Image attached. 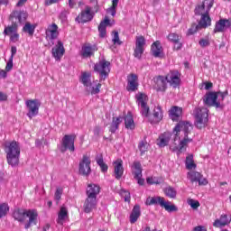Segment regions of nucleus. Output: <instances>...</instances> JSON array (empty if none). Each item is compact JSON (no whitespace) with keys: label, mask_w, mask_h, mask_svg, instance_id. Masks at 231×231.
I'll return each mask as SVG.
<instances>
[{"label":"nucleus","mask_w":231,"mask_h":231,"mask_svg":"<svg viewBox=\"0 0 231 231\" xmlns=\"http://www.w3.org/2000/svg\"><path fill=\"white\" fill-rule=\"evenodd\" d=\"M192 131V125L187 121H180L175 127L173 128V143L174 146H171L170 149L173 152H177V154H181V152H185L187 151V147H189V143L192 142V138L189 137L190 132Z\"/></svg>","instance_id":"1"},{"label":"nucleus","mask_w":231,"mask_h":231,"mask_svg":"<svg viewBox=\"0 0 231 231\" xmlns=\"http://www.w3.org/2000/svg\"><path fill=\"white\" fill-rule=\"evenodd\" d=\"M4 151L6 154L8 165L17 167L21 158V144L17 141H11L5 143Z\"/></svg>","instance_id":"2"},{"label":"nucleus","mask_w":231,"mask_h":231,"mask_svg":"<svg viewBox=\"0 0 231 231\" xmlns=\"http://www.w3.org/2000/svg\"><path fill=\"white\" fill-rule=\"evenodd\" d=\"M39 214L33 209L16 208L13 212V217L15 221L23 223L25 217H29V221L25 224V229L28 230L31 226L37 225V217Z\"/></svg>","instance_id":"3"},{"label":"nucleus","mask_w":231,"mask_h":231,"mask_svg":"<svg viewBox=\"0 0 231 231\" xmlns=\"http://www.w3.org/2000/svg\"><path fill=\"white\" fill-rule=\"evenodd\" d=\"M146 205H160L166 212H178V207L171 201H165L163 197H150L146 199Z\"/></svg>","instance_id":"4"},{"label":"nucleus","mask_w":231,"mask_h":231,"mask_svg":"<svg viewBox=\"0 0 231 231\" xmlns=\"http://www.w3.org/2000/svg\"><path fill=\"white\" fill-rule=\"evenodd\" d=\"M208 124V108L201 107L195 109V125L198 129H205Z\"/></svg>","instance_id":"5"},{"label":"nucleus","mask_w":231,"mask_h":231,"mask_svg":"<svg viewBox=\"0 0 231 231\" xmlns=\"http://www.w3.org/2000/svg\"><path fill=\"white\" fill-rule=\"evenodd\" d=\"M94 71L99 73L101 80H106L111 73V62L101 60L94 65Z\"/></svg>","instance_id":"6"},{"label":"nucleus","mask_w":231,"mask_h":231,"mask_svg":"<svg viewBox=\"0 0 231 231\" xmlns=\"http://www.w3.org/2000/svg\"><path fill=\"white\" fill-rule=\"evenodd\" d=\"M77 135L75 134H65L61 140V152H66L69 151L70 152H75V139Z\"/></svg>","instance_id":"7"},{"label":"nucleus","mask_w":231,"mask_h":231,"mask_svg":"<svg viewBox=\"0 0 231 231\" xmlns=\"http://www.w3.org/2000/svg\"><path fill=\"white\" fill-rule=\"evenodd\" d=\"M79 171L81 176H89L91 174V157L84 154L79 162Z\"/></svg>","instance_id":"8"},{"label":"nucleus","mask_w":231,"mask_h":231,"mask_svg":"<svg viewBox=\"0 0 231 231\" xmlns=\"http://www.w3.org/2000/svg\"><path fill=\"white\" fill-rule=\"evenodd\" d=\"M135 98L136 103L141 106V115L145 117L149 116L150 108L149 106H147V102H149V97L147 95L143 93H138L135 96Z\"/></svg>","instance_id":"9"},{"label":"nucleus","mask_w":231,"mask_h":231,"mask_svg":"<svg viewBox=\"0 0 231 231\" xmlns=\"http://www.w3.org/2000/svg\"><path fill=\"white\" fill-rule=\"evenodd\" d=\"M25 106L28 109L27 116L32 120L33 116L39 115V107H41V103L38 99H28L25 101Z\"/></svg>","instance_id":"10"},{"label":"nucleus","mask_w":231,"mask_h":231,"mask_svg":"<svg viewBox=\"0 0 231 231\" xmlns=\"http://www.w3.org/2000/svg\"><path fill=\"white\" fill-rule=\"evenodd\" d=\"M187 178L191 183H199L200 187L208 185V180L199 171H190L188 172Z\"/></svg>","instance_id":"11"},{"label":"nucleus","mask_w":231,"mask_h":231,"mask_svg":"<svg viewBox=\"0 0 231 231\" xmlns=\"http://www.w3.org/2000/svg\"><path fill=\"white\" fill-rule=\"evenodd\" d=\"M204 105L208 107H221V103L217 101V93L216 92H208L202 97Z\"/></svg>","instance_id":"12"},{"label":"nucleus","mask_w":231,"mask_h":231,"mask_svg":"<svg viewBox=\"0 0 231 231\" xmlns=\"http://www.w3.org/2000/svg\"><path fill=\"white\" fill-rule=\"evenodd\" d=\"M145 51V37L143 35L135 37V48L134 49V57L135 59H142Z\"/></svg>","instance_id":"13"},{"label":"nucleus","mask_w":231,"mask_h":231,"mask_svg":"<svg viewBox=\"0 0 231 231\" xmlns=\"http://www.w3.org/2000/svg\"><path fill=\"white\" fill-rule=\"evenodd\" d=\"M95 17V13H93L91 6L86 5L85 9L80 12V14L76 17V21L78 23H89V21H93Z\"/></svg>","instance_id":"14"},{"label":"nucleus","mask_w":231,"mask_h":231,"mask_svg":"<svg viewBox=\"0 0 231 231\" xmlns=\"http://www.w3.org/2000/svg\"><path fill=\"white\" fill-rule=\"evenodd\" d=\"M165 77L167 83L172 88H178L181 84V73L178 70H170Z\"/></svg>","instance_id":"15"},{"label":"nucleus","mask_w":231,"mask_h":231,"mask_svg":"<svg viewBox=\"0 0 231 231\" xmlns=\"http://www.w3.org/2000/svg\"><path fill=\"white\" fill-rule=\"evenodd\" d=\"M153 88L156 91L165 93L167 91V78L166 76L158 75L153 78Z\"/></svg>","instance_id":"16"},{"label":"nucleus","mask_w":231,"mask_h":231,"mask_svg":"<svg viewBox=\"0 0 231 231\" xmlns=\"http://www.w3.org/2000/svg\"><path fill=\"white\" fill-rule=\"evenodd\" d=\"M45 35L47 41H55V39H58L60 35L59 25L55 23L49 24L45 30Z\"/></svg>","instance_id":"17"},{"label":"nucleus","mask_w":231,"mask_h":231,"mask_svg":"<svg viewBox=\"0 0 231 231\" xmlns=\"http://www.w3.org/2000/svg\"><path fill=\"white\" fill-rule=\"evenodd\" d=\"M52 57L55 60H60L62 57H64V53H66V49L64 48V43L62 41L59 40L56 45L51 49Z\"/></svg>","instance_id":"18"},{"label":"nucleus","mask_w":231,"mask_h":231,"mask_svg":"<svg viewBox=\"0 0 231 231\" xmlns=\"http://www.w3.org/2000/svg\"><path fill=\"white\" fill-rule=\"evenodd\" d=\"M115 24V20H109V16H105L104 20H102L98 25L99 37L104 39L106 35H107V26H113Z\"/></svg>","instance_id":"19"},{"label":"nucleus","mask_w":231,"mask_h":231,"mask_svg":"<svg viewBox=\"0 0 231 231\" xmlns=\"http://www.w3.org/2000/svg\"><path fill=\"white\" fill-rule=\"evenodd\" d=\"M11 23H17V24H23L26 21V13L24 11H13L9 16Z\"/></svg>","instance_id":"20"},{"label":"nucleus","mask_w":231,"mask_h":231,"mask_svg":"<svg viewBox=\"0 0 231 231\" xmlns=\"http://www.w3.org/2000/svg\"><path fill=\"white\" fill-rule=\"evenodd\" d=\"M114 174L116 180H120L124 176V161L122 159L114 162Z\"/></svg>","instance_id":"21"},{"label":"nucleus","mask_w":231,"mask_h":231,"mask_svg":"<svg viewBox=\"0 0 231 231\" xmlns=\"http://www.w3.org/2000/svg\"><path fill=\"white\" fill-rule=\"evenodd\" d=\"M230 223H231V217H228L226 214H223L220 216L219 218H217L214 221L213 226H215V228H223V226H226L230 225Z\"/></svg>","instance_id":"22"},{"label":"nucleus","mask_w":231,"mask_h":231,"mask_svg":"<svg viewBox=\"0 0 231 231\" xmlns=\"http://www.w3.org/2000/svg\"><path fill=\"white\" fill-rule=\"evenodd\" d=\"M127 82V91H136L138 89V75L133 73L128 75Z\"/></svg>","instance_id":"23"},{"label":"nucleus","mask_w":231,"mask_h":231,"mask_svg":"<svg viewBox=\"0 0 231 231\" xmlns=\"http://www.w3.org/2000/svg\"><path fill=\"white\" fill-rule=\"evenodd\" d=\"M97 199L87 197L85 203L83 205L84 212L86 214L93 212L94 208H97Z\"/></svg>","instance_id":"24"},{"label":"nucleus","mask_w":231,"mask_h":231,"mask_svg":"<svg viewBox=\"0 0 231 231\" xmlns=\"http://www.w3.org/2000/svg\"><path fill=\"white\" fill-rule=\"evenodd\" d=\"M171 138H172L171 132H164L157 139V145L160 147H167L169 142H171Z\"/></svg>","instance_id":"25"},{"label":"nucleus","mask_w":231,"mask_h":231,"mask_svg":"<svg viewBox=\"0 0 231 231\" xmlns=\"http://www.w3.org/2000/svg\"><path fill=\"white\" fill-rule=\"evenodd\" d=\"M100 194V186L97 184H88L87 188V198H92L97 199V197Z\"/></svg>","instance_id":"26"},{"label":"nucleus","mask_w":231,"mask_h":231,"mask_svg":"<svg viewBox=\"0 0 231 231\" xmlns=\"http://www.w3.org/2000/svg\"><path fill=\"white\" fill-rule=\"evenodd\" d=\"M183 109L179 106H172L170 110V118L172 122H180L181 120V115Z\"/></svg>","instance_id":"27"},{"label":"nucleus","mask_w":231,"mask_h":231,"mask_svg":"<svg viewBox=\"0 0 231 231\" xmlns=\"http://www.w3.org/2000/svg\"><path fill=\"white\" fill-rule=\"evenodd\" d=\"M97 51L98 48L97 47V45H85L82 47L81 57H83L84 59H88V57L95 55V52Z\"/></svg>","instance_id":"28"},{"label":"nucleus","mask_w":231,"mask_h":231,"mask_svg":"<svg viewBox=\"0 0 231 231\" xmlns=\"http://www.w3.org/2000/svg\"><path fill=\"white\" fill-rule=\"evenodd\" d=\"M140 216H142L140 205H134L129 217V221L131 225H134V223H136V221H138V219L140 218Z\"/></svg>","instance_id":"29"},{"label":"nucleus","mask_w":231,"mask_h":231,"mask_svg":"<svg viewBox=\"0 0 231 231\" xmlns=\"http://www.w3.org/2000/svg\"><path fill=\"white\" fill-rule=\"evenodd\" d=\"M152 55L153 57L158 58L162 55V51H163V48L162 47V42L160 41L154 42L151 46Z\"/></svg>","instance_id":"30"},{"label":"nucleus","mask_w":231,"mask_h":231,"mask_svg":"<svg viewBox=\"0 0 231 231\" xmlns=\"http://www.w3.org/2000/svg\"><path fill=\"white\" fill-rule=\"evenodd\" d=\"M228 27V20L227 19H220L215 24V28L213 30L214 33H221L225 32V28Z\"/></svg>","instance_id":"31"},{"label":"nucleus","mask_w":231,"mask_h":231,"mask_svg":"<svg viewBox=\"0 0 231 231\" xmlns=\"http://www.w3.org/2000/svg\"><path fill=\"white\" fill-rule=\"evenodd\" d=\"M163 120V112L162 108L158 106L153 110L152 119L150 120L151 124H160Z\"/></svg>","instance_id":"32"},{"label":"nucleus","mask_w":231,"mask_h":231,"mask_svg":"<svg viewBox=\"0 0 231 231\" xmlns=\"http://www.w3.org/2000/svg\"><path fill=\"white\" fill-rule=\"evenodd\" d=\"M124 121V117L118 116V117H113L112 118V123L109 127V131L112 134L116 133L120 127V124Z\"/></svg>","instance_id":"33"},{"label":"nucleus","mask_w":231,"mask_h":231,"mask_svg":"<svg viewBox=\"0 0 231 231\" xmlns=\"http://www.w3.org/2000/svg\"><path fill=\"white\" fill-rule=\"evenodd\" d=\"M124 120L125 129H130L133 131V129L136 127L134 125V119L133 118V114H131V112L127 113V115L124 117Z\"/></svg>","instance_id":"34"},{"label":"nucleus","mask_w":231,"mask_h":231,"mask_svg":"<svg viewBox=\"0 0 231 231\" xmlns=\"http://www.w3.org/2000/svg\"><path fill=\"white\" fill-rule=\"evenodd\" d=\"M199 25L202 27V30L208 28V26L212 25V19H210V15L203 14L199 22Z\"/></svg>","instance_id":"35"},{"label":"nucleus","mask_w":231,"mask_h":231,"mask_svg":"<svg viewBox=\"0 0 231 231\" xmlns=\"http://www.w3.org/2000/svg\"><path fill=\"white\" fill-rule=\"evenodd\" d=\"M19 30V24L16 22H13L11 25L5 27L4 35H12L16 33Z\"/></svg>","instance_id":"36"},{"label":"nucleus","mask_w":231,"mask_h":231,"mask_svg":"<svg viewBox=\"0 0 231 231\" xmlns=\"http://www.w3.org/2000/svg\"><path fill=\"white\" fill-rule=\"evenodd\" d=\"M67 217H68V208L62 206L60 208V212L58 214L57 224L62 225L64 223V219H66Z\"/></svg>","instance_id":"37"},{"label":"nucleus","mask_w":231,"mask_h":231,"mask_svg":"<svg viewBox=\"0 0 231 231\" xmlns=\"http://www.w3.org/2000/svg\"><path fill=\"white\" fill-rule=\"evenodd\" d=\"M163 192L167 198H170V199H176L178 191H176V189L172 188V186L164 188Z\"/></svg>","instance_id":"38"},{"label":"nucleus","mask_w":231,"mask_h":231,"mask_svg":"<svg viewBox=\"0 0 231 231\" xmlns=\"http://www.w3.org/2000/svg\"><path fill=\"white\" fill-rule=\"evenodd\" d=\"M81 82L86 88H91V73L83 72L81 75Z\"/></svg>","instance_id":"39"},{"label":"nucleus","mask_w":231,"mask_h":231,"mask_svg":"<svg viewBox=\"0 0 231 231\" xmlns=\"http://www.w3.org/2000/svg\"><path fill=\"white\" fill-rule=\"evenodd\" d=\"M133 167L134 169V171H133L134 178L142 176V163L140 162H134Z\"/></svg>","instance_id":"40"},{"label":"nucleus","mask_w":231,"mask_h":231,"mask_svg":"<svg viewBox=\"0 0 231 231\" xmlns=\"http://www.w3.org/2000/svg\"><path fill=\"white\" fill-rule=\"evenodd\" d=\"M96 162L97 165L100 167L102 172H107L109 167L106 164V162H104V157H102V155L97 157Z\"/></svg>","instance_id":"41"},{"label":"nucleus","mask_w":231,"mask_h":231,"mask_svg":"<svg viewBox=\"0 0 231 231\" xmlns=\"http://www.w3.org/2000/svg\"><path fill=\"white\" fill-rule=\"evenodd\" d=\"M197 165L194 163V156L189 155L186 157V169L188 171H192V169H196Z\"/></svg>","instance_id":"42"},{"label":"nucleus","mask_w":231,"mask_h":231,"mask_svg":"<svg viewBox=\"0 0 231 231\" xmlns=\"http://www.w3.org/2000/svg\"><path fill=\"white\" fill-rule=\"evenodd\" d=\"M120 0H112V5L106 9V13L110 14L112 17H115L116 15V8L118 7V2Z\"/></svg>","instance_id":"43"},{"label":"nucleus","mask_w":231,"mask_h":231,"mask_svg":"<svg viewBox=\"0 0 231 231\" xmlns=\"http://www.w3.org/2000/svg\"><path fill=\"white\" fill-rule=\"evenodd\" d=\"M23 32H24L25 33H28L32 37L33 36V33H35V26H33L30 23H26L23 28Z\"/></svg>","instance_id":"44"},{"label":"nucleus","mask_w":231,"mask_h":231,"mask_svg":"<svg viewBox=\"0 0 231 231\" xmlns=\"http://www.w3.org/2000/svg\"><path fill=\"white\" fill-rule=\"evenodd\" d=\"M147 183L149 185H160V183H163V178L162 177H149L146 179Z\"/></svg>","instance_id":"45"},{"label":"nucleus","mask_w":231,"mask_h":231,"mask_svg":"<svg viewBox=\"0 0 231 231\" xmlns=\"http://www.w3.org/2000/svg\"><path fill=\"white\" fill-rule=\"evenodd\" d=\"M10 212V207L6 203L0 204V219Z\"/></svg>","instance_id":"46"},{"label":"nucleus","mask_w":231,"mask_h":231,"mask_svg":"<svg viewBox=\"0 0 231 231\" xmlns=\"http://www.w3.org/2000/svg\"><path fill=\"white\" fill-rule=\"evenodd\" d=\"M138 149L141 152V156H143V154L149 151V143H147V142L142 141L138 144Z\"/></svg>","instance_id":"47"},{"label":"nucleus","mask_w":231,"mask_h":231,"mask_svg":"<svg viewBox=\"0 0 231 231\" xmlns=\"http://www.w3.org/2000/svg\"><path fill=\"white\" fill-rule=\"evenodd\" d=\"M102 88V84L98 83L96 87H92L87 88V95H98L100 93V88Z\"/></svg>","instance_id":"48"},{"label":"nucleus","mask_w":231,"mask_h":231,"mask_svg":"<svg viewBox=\"0 0 231 231\" xmlns=\"http://www.w3.org/2000/svg\"><path fill=\"white\" fill-rule=\"evenodd\" d=\"M210 11L207 10L202 5L195 8L196 15H208Z\"/></svg>","instance_id":"49"},{"label":"nucleus","mask_w":231,"mask_h":231,"mask_svg":"<svg viewBox=\"0 0 231 231\" xmlns=\"http://www.w3.org/2000/svg\"><path fill=\"white\" fill-rule=\"evenodd\" d=\"M199 30H203L201 26H199V23H192L190 28L188 30V35H194V33H197Z\"/></svg>","instance_id":"50"},{"label":"nucleus","mask_w":231,"mask_h":231,"mask_svg":"<svg viewBox=\"0 0 231 231\" xmlns=\"http://www.w3.org/2000/svg\"><path fill=\"white\" fill-rule=\"evenodd\" d=\"M112 42L117 44L118 46L122 45V41H120V35L117 31L112 32Z\"/></svg>","instance_id":"51"},{"label":"nucleus","mask_w":231,"mask_h":231,"mask_svg":"<svg viewBox=\"0 0 231 231\" xmlns=\"http://www.w3.org/2000/svg\"><path fill=\"white\" fill-rule=\"evenodd\" d=\"M199 45L200 46V48H207V47L210 46V38H208V37L201 38L199 41Z\"/></svg>","instance_id":"52"},{"label":"nucleus","mask_w":231,"mask_h":231,"mask_svg":"<svg viewBox=\"0 0 231 231\" xmlns=\"http://www.w3.org/2000/svg\"><path fill=\"white\" fill-rule=\"evenodd\" d=\"M167 39L170 42H178V41H180V35L176 32H171L168 34Z\"/></svg>","instance_id":"53"},{"label":"nucleus","mask_w":231,"mask_h":231,"mask_svg":"<svg viewBox=\"0 0 231 231\" xmlns=\"http://www.w3.org/2000/svg\"><path fill=\"white\" fill-rule=\"evenodd\" d=\"M121 196L125 199L126 203H131V193L125 189H121Z\"/></svg>","instance_id":"54"},{"label":"nucleus","mask_w":231,"mask_h":231,"mask_svg":"<svg viewBox=\"0 0 231 231\" xmlns=\"http://www.w3.org/2000/svg\"><path fill=\"white\" fill-rule=\"evenodd\" d=\"M188 205H189V207H191V208H193L194 210L199 208V201L198 200H194L193 199H189L188 200Z\"/></svg>","instance_id":"55"},{"label":"nucleus","mask_w":231,"mask_h":231,"mask_svg":"<svg viewBox=\"0 0 231 231\" xmlns=\"http://www.w3.org/2000/svg\"><path fill=\"white\" fill-rule=\"evenodd\" d=\"M202 5L210 12V8L214 6V0H204Z\"/></svg>","instance_id":"56"},{"label":"nucleus","mask_w":231,"mask_h":231,"mask_svg":"<svg viewBox=\"0 0 231 231\" xmlns=\"http://www.w3.org/2000/svg\"><path fill=\"white\" fill-rule=\"evenodd\" d=\"M62 189L61 188H58L55 191V194H54V199H56V201H60V198L62 196Z\"/></svg>","instance_id":"57"},{"label":"nucleus","mask_w":231,"mask_h":231,"mask_svg":"<svg viewBox=\"0 0 231 231\" xmlns=\"http://www.w3.org/2000/svg\"><path fill=\"white\" fill-rule=\"evenodd\" d=\"M11 42H19V34L16 32L13 34H9Z\"/></svg>","instance_id":"58"},{"label":"nucleus","mask_w":231,"mask_h":231,"mask_svg":"<svg viewBox=\"0 0 231 231\" xmlns=\"http://www.w3.org/2000/svg\"><path fill=\"white\" fill-rule=\"evenodd\" d=\"M217 93V97H221V100L223 102V100H225V97H227L228 96V90H226L224 92H221V91H217L216 92Z\"/></svg>","instance_id":"59"},{"label":"nucleus","mask_w":231,"mask_h":231,"mask_svg":"<svg viewBox=\"0 0 231 231\" xmlns=\"http://www.w3.org/2000/svg\"><path fill=\"white\" fill-rule=\"evenodd\" d=\"M173 50H176V51H180L183 47V44L180 42V41H178L177 42H173Z\"/></svg>","instance_id":"60"},{"label":"nucleus","mask_w":231,"mask_h":231,"mask_svg":"<svg viewBox=\"0 0 231 231\" xmlns=\"http://www.w3.org/2000/svg\"><path fill=\"white\" fill-rule=\"evenodd\" d=\"M6 100H8V95L0 91V102H6Z\"/></svg>","instance_id":"61"},{"label":"nucleus","mask_w":231,"mask_h":231,"mask_svg":"<svg viewBox=\"0 0 231 231\" xmlns=\"http://www.w3.org/2000/svg\"><path fill=\"white\" fill-rule=\"evenodd\" d=\"M134 180H137L138 185H144L145 180H144V179H142V176L134 177Z\"/></svg>","instance_id":"62"},{"label":"nucleus","mask_w":231,"mask_h":231,"mask_svg":"<svg viewBox=\"0 0 231 231\" xmlns=\"http://www.w3.org/2000/svg\"><path fill=\"white\" fill-rule=\"evenodd\" d=\"M69 8H75L77 6V0H69Z\"/></svg>","instance_id":"63"},{"label":"nucleus","mask_w":231,"mask_h":231,"mask_svg":"<svg viewBox=\"0 0 231 231\" xmlns=\"http://www.w3.org/2000/svg\"><path fill=\"white\" fill-rule=\"evenodd\" d=\"M193 231H207V228L203 226H198L194 227Z\"/></svg>","instance_id":"64"}]
</instances>
